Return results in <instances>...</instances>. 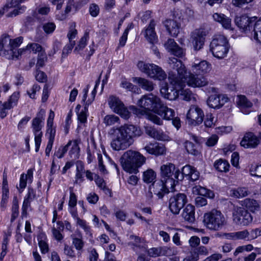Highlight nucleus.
<instances>
[{
    "label": "nucleus",
    "mask_w": 261,
    "mask_h": 261,
    "mask_svg": "<svg viewBox=\"0 0 261 261\" xmlns=\"http://www.w3.org/2000/svg\"><path fill=\"white\" fill-rule=\"evenodd\" d=\"M168 63L172 70L169 73V80L175 87H182L187 83L188 86L195 88L207 85L208 81L202 75L189 73L188 75L185 65L177 58H169Z\"/></svg>",
    "instance_id": "f257e3e1"
},
{
    "label": "nucleus",
    "mask_w": 261,
    "mask_h": 261,
    "mask_svg": "<svg viewBox=\"0 0 261 261\" xmlns=\"http://www.w3.org/2000/svg\"><path fill=\"white\" fill-rule=\"evenodd\" d=\"M161 180L153 184V192L159 198H162L165 193L173 192L174 187L178 182L180 171L175 165L169 163L162 165L160 167Z\"/></svg>",
    "instance_id": "f03ea898"
},
{
    "label": "nucleus",
    "mask_w": 261,
    "mask_h": 261,
    "mask_svg": "<svg viewBox=\"0 0 261 261\" xmlns=\"http://www.w3.org/2000/svg\"><path fill=\"white\" fill-rule=\"evenodd\" d=\"M114 135L111 143L112 148L115 150H124L134 142L133 138L142 135L140 128L132 124H124L111 130Z\"/></svg>",
    "instance_id": "7ed1b4c3"
},
{
    "label": "nucleus",
    "mask_w": 261,
    "mask_h": 261,
    "mask_svg": "<svg viewBox=\"0 0 261 261\" xmlns=\"http://www.w3.org/2000/svg\"><path fill=\"white\" fill-rule=\"evenodd\" d=\"M163 101L158 96L152 93L146 94L143 95L138 100L137 105L140 108H138L134 106H129V109L131 112L138 117L147 115L150 112L155 113L159 112Z\"/></svg>",
    "instance_id": "20e7f679"
},
{
    "label": "nucleus",
    "mask_w": 261,
    "mask_h": 261,
    "mask_svg": "<svg viewBox=\"0 0 261 261\" xmlns=\"http://www.w3.org/2000/svg\"><path fill=\"white\" fill-rule=\"evenodd\" d=\"M120 160L125 171L137 173L138 172V168L145 164L146 158L139 152L128 150L123 154Z\"/></svg>",
    "instance_id": "39448f33"
},
{
    "label": "nucleus",
    "mask_w": 261,
    "mask_h": 261,
    "mask_svg": "<svg viewBox=\"0 0 261 261\" xmlns=\"http://www.w3.org/2000/svg\"><path fill=\"white\" fill-rule=\"evenodd\" d=\"M203 222L209 229L218 231L226 224L227 220L221 212L214 209L204 214Z\"/></svg>",
    "instance_id": "423d86ee"
},
{
    "label": "nucleus",
    "mask_w": 261,
    "mask_h": 261,
    "mask_svg": "<svg viewBox=\"0 0 261 261\" xmlns=\"http://www.w3.org/2000/svg\"><path fill=\"white\" fill-rule=\"evenodd\" d=\"M229 48L228 41L223 35L215 36L210 44V50L213 56L218 59L225 57Z\"/></svg>",
    "instance_id": "0eeeda50"
},
{
    "label": "nucleus",
    "mask_w": 261,
    "mask_h": 261,
    "mask_svg": "<svg viewBox=\"0 0 261 261\" xmlns=\"http://www.w3.org/2000/svg\"><path fill=\"white\" fill-rule=\"evenodd\" d=\"M137 67L140 71L145 73L150 78L163 81L167 77L165 72L160 67L155 64L146 63L141 61L138 62Z\"/></svg>",
    "instance_id": "6e6552de"
},
{
    "label": "nucleus",
    "mask_w": 261,
    "mask_h": 261,
    "mask_svg": "<svg viewBox=\"0 0 261 261\" xmlns=\"http://www.w3.org/2000/svg\"><path fill=\"white\" fill-rule=\"evenodd\" d=\"M110 108L113 111L119 114L122 118L127 119L130 116V112L120 99L114 96H110L108 100Z\"/></svg>",
    "instance_id": "1a4fd4ad"
},
{
    "label": "nucleus",
    "mask_w": 261,
    "mask_h": 261,
    "mask_svg": "<svg viewBox=\"0 0 261 261\" xmlns=\"http://www.w3.org/2000/svg\"><path fill=\"white\" fill-rule=\"evenodd\" d=\"M232 218L236 224L242 226H247L253 220L251 214L241 207H237L234 209Z\"/></svg>",
    "instance_id": "9d476101"
},
{
    "label": "nucleus",
    "mask_w": 261,
    "mask_h": 261,
    "mask_svg": "<svg viewBox=\"0 0 261 261\" xmlns=\"http://www.w3.org/2000/svg\"><path fill=\"white\" fill-rule=\"evenodd\" d=\"M188 202L187 195L184 193H177L172 196L169 201V207L173 214H178L180 211Z\"/></svg>",
    "instance_id": "9b49d317"
},
{
    "label": "nucleus",
    "mask_w": 261,
    "mask_h": 261,
    "mask_svg": "<svg viewBox=\"0 0 261 261\" xmlns=\"http://www.w3.org/2000/svg\"><path fill=\"white\" fill-rule=\"evenodd\" d=\"M204 113L199 107L195 105L191 106L187 114V121L188 124L196 126L202 123Z\"/></svg>",
    "instance_id": "f8f14e48"
},
{
    "label": "nucleus",
    "mask_w": 261,
    "mask_h": 261,
    "mask_svg": "<svg viewBox=\"0 0 261 261\" xmlns=\"http://www.w3.org/2000/svg\"><path fill=\"white\" fill-rule=\"evenodd\" d=\"M205 32L203 29L195 30L191 34V41L194 50L201 49L204 45Z\"/></svg>",
    "instance_id": "ddd939ff"
},
{
    "label": "nucleus",
    "mask_w": 261,
    "mask_h": 261,
    "mask_svg": "<svg viewBox=\"0 0 261 261\" xmlns=\"http://www.w3.org/2000/svg\"><path fill=\"white\" fill-rule=\"evenodd\" d=\"M164 45L168 52L178 58H182L185 55V50L180 47L173 39H168Z\"/></svg>",
    "instance_id": "4468645a"
},
{
    "label": "nucleus",
    "mask_w": 261,
    "mask_h": 261,
    "mask_svg": "<svg viewBox=\"0 0 261 261\" xmlns=\"http://www.w3.org/2000/svg\"><path fill=\"white\" fill-rule=\"evenodd\" d=\"M259 143L258 138L252 133H246L240 142L242 146L246 148H255Z\"/></svg>",
    "instance_id": "2eb2a0df"
},
{
    "label": "nucleus",
    "mask_w": 261,
    "mask_h": 261,
    "mask_svg": "<svg viewBox=\"0 0 261 261\" xmlns=\"http://www.w3.org/2000/svg\"><path fill=\"white\" fill-rule=\"evenodd\" d=\"M235 23L244 32L250 30V28L253 24V21L246 15L237 16L235 18Z\"/></svg>",
    "instance_id": "dca6fc26"
},
{
    "label": "nucleus",
    "mask_w": 261,
    "mask_h": 261,
    "mask_svg": "<svg viewBox=\"0 0 261 261\" xmlns=\"http://www.w3.org/2000/svg\"><path fill=\"white\" fill-rule=\"evenodd\" d=\"M160 93L163 97L170 100H175L179 94L178 90L174 88L169 89L167 84L161 88Z\"/></svg>",
    "instance_id": "f3484780"
},
{
    "label": "nucleus",
    "mask_w": 261,
    "mask_h": 261,
    "mask_svg": "<svg viewBox=\"0 0 261 261\" xmlns=\"http://www.w3.org/2000/svg\"><path fill=\"white\" fill-rule=\"evenodd\" d=\"M35 197V191L33 188L29 187L28 193L24 197L22 206V215L23 216L27 215V210L31 206V202Z\"/></svg>",
    "instance_id": "a211bd4d"
},
{
    "label": "nucleus",
    "mask_w": 261,
    "mask_h": 261,
    "mask_svg": "<svg viewBox=\"0 0 261 261\" xmlns=\"http://www.w3.org/2000/svg\"><path fill=\"white\" fill-rule=\"evenodd\" d=\"M165 26L169 33L173 37L177 36L179 32L180 24L175 20L167 19L164 22Z\"/></svg>",
    "instance_id": "6ab92c4d"
},
{
    "label": "nucleus",
    "mask_w": 261,
    "mask_h": 261,
    "mask_svg": "<svg viewBox=\"0 0 261 261\" xmlns=\"http://www.w3.org/2000/svg\"><path fill=\"white\" fill-rule=\"evenodd\" d=\"M146 151L150 154L155 155H163L165 153V147L158 143L150 144L145 147Z\"/></svg>",
    "instance_id": "aec40b11"
},
{
    "label": "nucleus",
    "mask_w": 261,
    "mask_h": 261,
    "mask_svg": "<svg viewBox=\"0 0 261 261\" xmlns=\"http://www.w3.org/2000/svg\"><path fill=\"white\" fill-rule=\"evenodd\" d=\"M211 69V65L205 61L192 66V71L196 74L202 75L208 72Z\"/></svg>",
    "instance_id": "412c9836"
},
{
    "label": "nucleus",
    "mask_w": 261,
    "mask_h": 261,
    "mask_svg": "<svg viewBox=\"0 0 261 261\" xmlns=\"http://www.w3.org/2000/svg\"><path fill=\"white\" fill-rule=\"evenodd\" d=\"M155 25V22L153 20H151L148 27L144 32V36L146 39L151 43L155 42L157 39V36L154 31V27Z\"/></svg>",
    "instance_id": "4be33fe9"
},
{
    "label": "nucleus",
    "mask_w": 261,
    "mask_h": 261,
    "mask_svg": "<svg viewBox=\"0 0 261 261\" xmlns=\"http://www.w3.org/2000/svg\"><path fill=\"white\" fill-rule=\"evenodd\" d=\"M182 217L186 221L193 223L195 220V207L191 204H188L184 209Z\"/></svg>",
    "instance_id": "5701e85b"
},
{
    "label": "nucleus",
    "mask_w": 261,
    "mask_h": 261,
    "mask_svg": "<svg viewBox=\"0 0 261 261\" xmlns=\"http://www.w3.org/2000/svg\"><path fill=\"white\" fill-rule=\"evenodd\" d=\"M159 112L156 114L162 117L164 119L171 120L174 116V111L173 109L168 108L164 105L163 102L162 103L161 108H159Z\"/></svg>",
    "instance_id": "b1692460"
},
{
    "label": "nucleus",
    "mask_w": 261,
    "mask_h": 261,
    "mask_svg": "<svg viewBox=\"0 0 261 261\" xmlns=\"http://www.w3.org/2000/svg\"><path fill=\"white\" fill-rule=\"evenodd\" d=\"M10 38L8 35H3L0 38V56L8 55V50L10 48Z\"/></svg>",
    "instance_id": "393cba45"
},
{
    "label": "nucleus",
    "mask_w": 261,
    "mask_h": 261,
    "mask_svg": "<svg viewBox=\"0 0 261 261\" xmlns=\"http://www.w3.org/2000/svg\"><path fill=\"white\" fill-rule=\"evenodd\" d=\"M250 193L246 187H241L230 190V196L236 198H242L247 196Z\"/></svg>",
    "instance_id": "a878e982"
},
{
    "label": "nucleus",
    "mask_w": 261,
    "mask_h": 261,
    "mask_svg": "<svg viewBox=\"0 0 261 261\" xmlns=\"http://www.w3.org/2000/svg\"><path fill=\"white\" fill-rule=\"evenodd\" d=\"M213 17L215 21L221 23L223 28L229 29L231 27V19L223 14L214 13Z\"/></svg>",
    "instance_id": "bb28decb"
},
{
    "label": "nucleus",
    "mask_w": 261,
    "mask_h": 261,
    "mask_svg": "<svg viewBox=\"0 0 261 261\" xmlns=\"http://www.w3.org/2000/svg\"><path fill=\"white\" fill-rule=\"evenodd\" d=\"M208 251L207 248L203 246H200L194 249L191 252V260L197 261L199 259V255H207Z\"/></svg>",
    "instance_id": "cd10ccee"
},
{
    "label": "nucleus",
    "mask_w": 261,
    "mask_h": 261,
    "mask_svg": "<svg viewBox=\"0 0 261 261\" xmlns=\"http://www.w3.org/2000/svg\"><path fill=\"white\" fill-rule=\"evenodd\" d=\"M85 171L84 165L82 162L79 161L76 163V174L74 184H80L83 181V173Z\"/></svg>",
    "instance_id": "c85d7f7f"
},
{
    "label": "nucleus",
    "mask_w": 261,
    "mask_h": 261,
    "mask_svg": "<svg viewBox=\"0 0 261 261\" xmlns=\"http://www.w3.org/2000/svg\"><path fill=\"white\" fill-rule=\"evenodd\" d=\"M135 81L146 91L150 92L154 89V85L153 82L147 79L142 77H135Z\"/></svg>",
    "instance_id": "c756f323"
},
{
    "label": "nucleus",
    "mask_w": 261,
    "mask_h": 261,
    "mask_svg": "<svg viewBox=\"0 0 261 261\" xmlns=\"http://www.w3.org/2000/svg\"><path fill=\"white\" fill-rule=\"evenodd\" d=\"M27 53V49L20 48L16 49L15 48H9L8 50V55H6L5 57L8 59L14 60L18 59L21 55Z\"/></svg>",
    "instance_id": "7c9ffc66"
},
{
    "label": "nucleus",
    "mask_w": 261,
    "mask_h": 261,
    "mask_svg": "<svg viewBox=\"0 0 261 261\" xmlns=\"http://www.w3.org/2000/svg\"><path fill=\"white\" fill-rule=\"evenodd\" d=\"M33 133L35 135V151L38 152L41 143V138L42 136V132L41 129L43 126H32Z\"/></svg>",
    "instance_id": "2f4dec72"
},
{
    "label": "nucleus",
    "mask_w": 261,
    "mask_h": 261,
    "mask_svg": "<svg viewBox=\"0 0 261 261\" xmlns=\"http://www.w3.org/2000/svg\"><path fill=\"white\" fill-rule=\"evenodd\" d=\"M156 178V173L152 169H148L143 172V180L147 184L152 183V185L150 187V189H151V187L153 188V184H156L155 183V179Z\"/></svg>",
    "instance_id": "473e14b6"
},
{
    "label": "nucleus",
    "mask_w": 261,
    "mask_h": 261,
    "mask_svg": "<svg viewBox=\"0 0 261 261\" xmlns=\"http://www.w3.org/2000/svg\"><path fill=\"white\" fill-rule=\"evenodd\" d=\"M243 204L252 212L258 211L259 210V205L258 202L254 199L246 198L243 201Z\"/></svg>",
    "instance_id": "72a5a7b5"
},
{
    "label": "nucleus",
    "mask_w": 261,
    "mask_h": 261,
    "mask_svg": "<svg viewBox=\"0 0 261 261\" xmlns=\"http://www.w3.org/2000/svg\"><path fill=\"white\" fill-rule=\"evenodd\" d=\"M146 133L149 136L159 140H164L165 135L161 130H158L153 127H148L146 129Z\"/></svg>",
    "instance_id": "f704fd0d"
},
{
    "label": "nucleus",
    "mask_w": 261,
    "mask_h": 261,
    "mask_svg": "<svg viewBox=\"0 0 261 261\" xmlns=\"http://www.w3.org/2000/svg\"><path fill=\"white\" fill-rule=\"evenodd\" d=\"M193 192L198 195L207 196L210 198H213L214 197V194L213 192L199 186H196L193 187Z\"/></svg>",
    "instance_id": "c9c22d12"
},
{
    "label": "nucleus",
    "mask_w": 261,
    "mask_h": 261,
    "mask_svg": "<svg viewBox=\"0 0 261 261\" xmlns=\"http://www.w3.org/2000/svg\"><path fill=\"white\" fill-rule=\"evenodd\" d=\"M237 103L240 109H242V111L244 113H247V112H244L243 109L251 108L252 106V103L244 95L238 96Z\"/></svg>",
    "instance_id": "e433bc0d"
},
{
    "label": "nucleus",
    "mask_w": 261,
    "mask_h": 261,
    "mask_svg": "<svg viewBox=\"0 0 261 261\" xmlns=\"http://www.w3.org/2000/svg\"><path fill=\"white\" fill-rule=\"evenodd\" d=\"M185 147L189 153L193 155L197 156L200 154V151L198 149L199 146L190 141H187L185 142Z\"/></svg>",
    "instance_id": "4c0bfd02"
},
{
    "label": "nucleus",
    "mask_w": 261,
    "mask_h": 261,
    "mask_svg": "<svg viewBox=\"0 0 261 261\" xmlns=\"http://www.w3.org/2000/svg\"><path fill=\"white\" fill-rule=\"evenodd\" d=\"M229 164L225 160L220 159L214 164L215 168L220 172H227L229 170Z\"/></svg>",
    "instance_id": "58836bf2"
},
{
    "label": "nucleus",
    "mask_w": 261,
    "mask_h": 261,
    "mask_svg": "<svg viewBox=\"0 0 261 261\" xmlns=\"http://www.w3.org/2000/svg\"><path fill=\"white\" fill-rule=\"evenodd\" d=\"M72 237V244L75 248L79 251L78 257L81 256V252L83 251L85 243L82 238H78L75 237Z\"/></svg>",
    "instance_id": "ea45409f"
},
{
    "label": "nucleus",
    "mask_w": 261,
    "mask_h": 261,
    "mask_svg": "<svg viewBox=\"0 0 261 261\" xmlns=\"http://www.w3.org/2000/svg\"><path fill=\"white\" fill-rule=\"evenodd\" d=\"M120 85L121 88L132 92H136L138 90L136 86L129 82L125 77L121 78Z\"/></svg>",
    "instance_id": "a19ab883"
},
{
    "label": "nucleus",
    "mask_w": 261,
    "mask_h": 261,
    "mask_svg": "<svg viewBox=\"0 0 261 261\" xmlns=\"http://www.w3.org/2000/svg\"><path fill=\"white\" fill-rule=\"evenodd\" d=\"M45 111L41 110L37 116L32 120V126H43L44 119Z\"/></svg>",
    "instance_id": "79ce46f5"
},
{
    "label": "nucleus",
    "mask_w": 261,
    "mask_h": 261,
    "mask_svg": "<svg viewBox=\"0 0 261 261\" xmlns=\"http://www.w3.org/2000/svg\"><path fill=\"white\" fill-rule=\"evenodd\" d=\"M89 39V33H85L84 36L80 39L77 45L75 46L74 52L79 53L87 45V42Z\"/></svg>",
    "instance_id": "37998d69"
},
{
    "label": "nucleus",
    "mask_w": 261,
    "mask_h": 261,
    "mask_svg": "<svg viewBox=\"0 0 261 261\" xmlns=\"http://www.w3.org/2000/svg\"><path fill=\"white\" fill-rule=\"evenodd\" d=\"M253 32L254 39L261 43V18L254 24Z\"/></svg>",
    "instance_id": "c03bdc74"
},
{
    "label": "nucleus",
    "mask_w": 261,
    "mask_h": 261,
    "mask_svg": "<svg viewBox=\"0 0 261 261\" xmlns=\"http://www.w3.org/2000/svg\"><path fill=\"white\" fill-rule=\"evenodd\" d=\"M119 118L113 114L107 115L103 119V122L106 126H111L116 123H119Z\"/></svg>",
    "instance_id": "a18cd8bd"
},
{
    "label": "nucleus",
    "mask_w": 261,
    "mask_h": 261,
    "mask_svg": "<svg viewBox=\"0 0 261 261\" xmlns=\"http://www.w3.org/2000/svg\"><path fill=\"white\" fill-rule=\"evenodd\" d=\"M46 239V237L44 235L39 236L38 238L39 246L43 254L46 253L49 250L48 245Z\"/></svg>",
    "instance_id": "49530a36"
},
{
    "label": "nucleus",
    "mask_w": 261,
    "mask_h": 261,
    "mask_svg": "<svg viewBox=\"0 0 261 261\" xmlns=\"http://www.w3.org/2000/svg\"><path fill=\"white\" fill-rule=\"evenodd\" d=\"M22 0H11V1L6 4L4 7L0 10V17L6 12H7L10 8L18 7Z\"/></svg>",
    "instance_id": "de8ad7c7"
},
{
    "label": "nucleus",
    "mask_w": 261,
    "mask_h": 261,
    "mask_svg": "<svg viewBox=\"0 0 261 261\" xmlns=\"http://www.w3.org/2000/svg\"><path fill=\"white\" fill-rule=\"evenodd\" d=\"M71 143L72 141H69L65 146H60L58 149L54 152L53 158L56 156L59 159L62 158L67 152L68 147L71 146Z\"/></svg>",
    "instance_id": "09e8293b"
},
{
    "label": "nucleus",
    "mask_w": 261,
    "mask_h": 261,
    "mask_svg": "<svg viewBox=\"0 0 261 261\" xmlns=\"http://www.w3.org/2000/svg\"><path fill=\"white\" fill-rule=\"evenodd\" d=\"M219 100V97L217 96V95H213L208 97L207 103L208 106L212 108L219 109L220 106Z\"/></svg>",
    "instance_id": "8fccbe9b"
},
{
    "label": "nucleus",
    "mask_w": 261,
    "mask_h": 261,
    "mask_svg": "<svg viewBox=\"0 0 261 261\" xmlns=\"http://www.w3.org/2000/svg\"><path fill=\"white\" fill-rule=\"evenodd\" d=\"M19 215V205L18 201L15 199L13 201L12 207V215L11 218V222H13L18 217Z\"/></svg>",
    "instance_id": "3c124183"
},
{
    "label": "nucleus",
    "mask_w": 261,
    "mask_h": 261,
    "mask_svg": "<svg viewBox=\"0 0 261 261\" xmlns=\"http://www.w3.org/2000/svg\"><path fill=\"white\" fill-rule=\"evenodd\" d=\"M77 34V31L75 29V23L73 22L71 24L69 32L67 34V37L68 38L69 42H75L73 39L76 37Z\"/></svg>",
    "instance_id": "603ef678"
},
{
    "label": "nucleus",
    "mask_w": 261,
    "mask_h": 261,
    "mask_svg": "<svg viewBox=\"0 0 261 261\" xmlns=\"http://www.w3.org/2000/svg\"><path fill=\"white\" fill-rule=\"evenodd\" d=\"M180 98L184 100L190 101L194 98V94L189 89L182 90L180 91Z\"/></svg>",
    "instance_id": "864d4df0"
},
{
    "label": "nucleus",
    "mask_w": 261,
    "mask_h": 261,
    "mask_svg": "<svg viewBox=\"0 0 261 261\" xmlns=\"http://www.w3.org/2000/svg\"><path fill=\"white\" fill-rule=\"evenodd\" d=\"M24 49H27V52L28 51V50L31 49V50L34 54H36L37 53H40L42 52V46L40 44L36 43L28 44Z\"/></svg>",
    "instance_id": "5fc2aeb1"
},
{
    "label": "nucleus",
    "mask_w": 261,
    "mask_h": 261,
    "mask_svg": "<svg viewBox=\"0 0 261 261\" xmlns=\"http://www.w3.org/2000/svg\"><path fill=\"white\" fill-rule=\"evenodd\" d=\"M142 251L145 253L147 252L148 254L152 257L158 256L161 254V249L157 248H152L147 250L145 247L142 246Z\"/></svg>",
    "instance_id": "6e6d98bb"
},
{
    "label": "nucleus",
    "mask_w": 261,
    "mask_h": 261,
    "mask_svg": "<svg viewBox=\"0 0 261 261\" xmlns=\"http://www.w3.org/2000/svg\"><path fill=\"white\" fill-rule=\"evenodd\" d=\"M46 60L47 57L45 52L39 53L36 63V67L40 68L43 67L45 65V62Z\"/></svg>",
    "instance_id": "4d7b16f0"
},
{
    "label": "nucleus",
    "mask_w": 261,
    "mask_h": 261,
    "mask_svg": "<svg viewBox=\"0 0 261 261\" xmlns=\"http://www.w3.org/2000/svg\"><path fill=\"white\" fill-rule=\"evenodd\" d=\"M88 107V106L85 104L84 110H82V111L77 114L78 120L82 123H84L87 121Z\"/></svg>",
    "instance_id": "13d9d810"
},
{
    "label": "nucleus",
    "mask_w": 261,
    "mask_h": 261,
    "mask_svg": "<svg viewBox=\"0 0 261 261\" xmlns=\"http://www.w3.org/2000/svg\"><path fill=\"white\" fill-rule=\"evenodd\" d=\"M249 238V231L247 229L236 231V240L248 241Z\"/></svg>",
    "instance_id": "bf43d9fd"
},
{
    "label": "nucleus",
    "mask_w": 261,
    "mask_h": 261,
    "mask_svg": "<svg viewBox=\"0 0 261 261\" xmlns=\"http://www.w3.org/2000/svg\"><path fill=\"white\" fill-rule=\"evenodd\" d=\"M64 253L68 257L71 258H75L76 256L75 251L72 247L67 244H65L64 245Z\"/></svg>",
    "instance_id": "052dcab7"
},
{
    "label": "nucleus",
    "mask_w": 261,
    "mask_h": 261,
    "mask_svg": "<svg viewBox=\"0 0 261 261\" xmlns=\"http://www.w3.org/2000/svg\"><path fill=\"white\" fill-rule=\"evenodd\" d=\"M70 197L68 205L70 207H74L77 203L76 196L75 193L73 192L72 188H70Z\"/></svg>",
    "instance_id": "680f3d73"
},
{
    "label": "nucleus",
    "mask_w": 261,
    "mask_h": 261,
    "mask_svg": "<svg viewBox=\"0 0 261 261\" xmlns=\"http://www.w3.org/2000/svg\"><path fill=\"white\" fill-rule=\"evenodd\" d=\"M56 28V25L53 22H47L43 25V29L46 34L52 33Z\"/></svg>",
    "instance_id": "e2e57ef3"
},
{
    "label": "nucleus",
    "mask_w": 261,
    "mask_h": 261,
    "mask_svg": "<svg viewBox=\"0 0 261 261\" xmlns=\"http://www.w3.org/2000/svg\"><path fill=\"white\" fill-rule=\"evenodd\" d=\"M147 117V118L154 123L158 125H162L163 123V121L158 116L154 114H150V113L147 115H145Z\"/></svg>",
    "instance_id": "0e129e2a"
},
{
    "label": "nucleus",
    "mask_w": 261,
    "mask_h": 261,
    "mask_svg": "<svg viewBox=\"0 0 261 261\" xmlns=\"http://www.w3.org/2000/svg\"><path fill=\"white\" fill-rule=\"evenodd\" d=\"M260 228H257L252 229L250 232H249V238H248V241L256 239L258 236H260Z\"/></svg>",
    "instance_id": "69168bd1"
},
{
    "label": "nucleus",
    "mask_w": 261,
    "mask_h": 261,
    "mask_svg": "<svg viewBox=\"0 0 261 261\" xmlns=\"http://www.w3.org/2000/svg\"><path fill=\"white\" fill-rule=\"evenodd\" d=\"M25 7L24 6L18 7V9H15L12 11L7 14V17H12L16 16L24 11Z\"/></svg>",
    "instance_id": "338daca9"
},
{
    "label": "nucleus",
    "mask_w": 261,
    "mask_h": 261,
    "mask_svg": "<svg viewBox=\"0 0 261 261\" xmlns=\"http://www.w3.org/2000/svg\"><path fill=\"white\" fill-rule=\"evenodd\" d=\"M89 13L93 17L97 16L99 13V8L97 5L92 4L89 7Z\"/></svg>",
    "instance_id": "774afa93"
}]
</instances>
